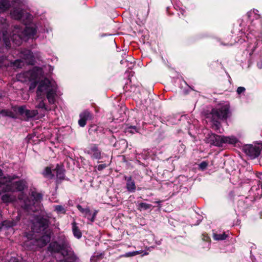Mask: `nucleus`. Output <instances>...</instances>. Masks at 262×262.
I'll use <instances>...</instances> for the list:
<instances>
[{"instance_id":"nucleus-1","label":"nucleus","mask_w":262,"mask_h":262,"mask_svg":"<svg viewBox=\"0 0 262 262\" xmlns=\"http://www.w3.org/2000/svg\"><path fill=\"white\" fill-rule=\"evenodd\" d=\"M57 85L55 81L46 78L39 82L36 94L39 96H41L42 93L46 94L49 103L54 104L57 97Z\"/></svg>"},{"instance_id":"nucleus-2","label":"nucleus","mask_w":262,"mask_h":262,"mask_svg":"<svg viewBox=\"0 0 262 262\" xmlns=\"http://www.w3.org/2000/svg\"><path fill=\"white\" fill-rule=\"evenodd\" d=\"M36 33V29L34 26H26L22 28L19 26H14L12 34L11 36V40L16 46H20L22 40L26 38L33 37Z\"/></svg>"},{"instance_id":"nucleus-3","label":"nucleus","mask_w":262,"mask_h":262,"mask_svg":"<svg viewBox=\"0 0 262 262\" xmlns=\"http://www.w3.org/2000/svg\"><path fill=\"white\" fill-rule=\"evenodd\" d=\"M229 114L230 106L227 104L212 109L208 117L211 118L213 127L214 129H220L221 124L219 120H226L229 117Z\"/></svg>"},{"instance_id":"nucleus-4","label":"nucleus","mask_w":262,"mask_h":262,"mask_svg":"<svg viewBox=\"0 0 262 262\" xmlns=\"http://www.w3.org/2000/svg\"><path fill=\"white\" fill-rule=\"evenodd\" d=\"M12 180L10 176H4L0 180V189L3 192L22 191L24 190L25 184L23 181L12 182Z\"/></svg>"},{"instance_id":"nucleus-5","label":"nucleus","mask_w":262,"mask_h":262,"mask_svg":"<svg viewBox=\"0 0 262 262\" xmlns=\"http://www.w3.org/2000/svg\"><path fill=\"white\" fill-rule=\"evenodd\" d=\"M70 247L69 241L64 235L58 236L57 241H52L50 243L48 250L52 253H59L62 251V255L64 256V253Z\"/></svg>"},{"instance_id":"nucleus-6","label":"nucleus","mask_w":262,"mask_h":262,"mask_svg":"<svg viewBox=\"0 0 262 262\" xmlns=\"http://www.w3.org/2000/svg\"><path fill=\"white\" fill-rule=\"evenodd\" d=\"M51 240L49 234H44L39 238L31 239L25 242V245L30 250H36L45 246Z\"/></svg>"},{"instance_id":"nucleus-7","label":"nucleus","mask_w":262,"mask_h":262,"mask_svg":"<svg viewBox=\"0 0 262 262\" xmlns=\"http://www.w3.org/2000/svg\"><path fill=\"white\" fill-rule=\"evenodd\" d=\"M262 149V143L247 144L243 146V150L250 159H254L258 157Z\"/></svg>"},{"instance_id":"nucleus-8","label":"nucleus","mask_w":262,"mask_h":262,"mask_svg":"<svg viewBox=\"0 0 262 262\" xmlns=\"http://www.w3.org/2000/svg\"><path fill=\"white\" fill-rule=\"evenodd\" d=\"M84 153L89 155L92 159H101V151L96 144H92L84 150Z\"/></svg>"},{"instance_id":"nucleus-9","label":"nucleus","mask_w":262,"mask_h":262,"mask_svg":"<svg viewBox=\"0 0 262 262\" xmlns=\"http://www.w3.org/2000/svg\"><path fill=\"white\" fill-rule=\"evenodd\" d=\"M48 221L46 219L41 217L33 223L32 229L34 232L40 233L44 232L48 227Z\"/></svg>"},{"instance_id":"nucleus-10","label":"nucleus","mask_w":262,"mask_h":262,"mask_svg":"<svg viewBox=\"0 0 262 262\" xmlns=\"http://www.w3.org/2000/svg\"><path fill=\"white\" fill-rule=\"evenodd\" d=\"M19 57L24 60V62L30 65L34 64V57L33 53L29 50L23 49L19 52Z\"/></svg>"},{"instance_id":"nucleus-11","label":"nucleus","mask_w":262,"mask_h":262,"mask_svg":"<svg viewBox=\"0 0 262 262\" xmlns=\"http://www.w3.org/2000/svg\"><path fill=\"white\" fill-rule=\"evenodd\" d=\"M206 142L216 146H222L223 144V136H219L215 134L208 135Z\"/></svg>"},{"instance_id":"nucleus-12","label":"nucleus","mask_w":262,"mask_h":262,"mask_svg":"<svg viewBox=\"0 0 262 262\" xmlns=\"http://www.w3.org/2000/svg\"><path fill=\"white\" fill-rule=\"evenodd\" d=\"M12 18L15 19L24 20V18L30 19L31 15L23 9L19 8L14 9L11 13Z\"/></svg>"},{"instance_id":"nucleus-13","label":"nucleus","mask_w":262,"mask_h":262,"mask_svg":"<svg viewBox=\"0 0 262 262\" xmlns=\"http://www.w3.org/2000/svg\"><path fill=\"white\" fill-rule=\"evenodd\" d=\"M80 119L78 120V124L81 127H84L88 120H91L92 115L88 111H84L79 115Z\"/></svg>"},{"instance_id":"nucleus-14","label":"nucleus","mask_w":262,"mask_h":262,"mask_svg":"<svg viewBox=\"0 0 262 262\" xmlns=\"http://www.w3.org/2000/svg\"><path fill=\"white\" fill-rule=\"evenodd\" d=\"M63 257V262H76L78 259V257L76 256L73 251L72 250L70 247L64 253Z\"/></svg>"},{"instance_id":"nucleus-15","label":"nucleus","mask_w":262,"mask_h":262,"mask_svg":"<svg viewBox=\"0 0 262 262\" xmlns=\"http://www.w3.org/2000/svg\"><path fill=\"white\" fill-rule=\"evenodd\" d=\"M124 179L126 181V188L127 190L129 192H134L136 189V186L134 180H133L132 177H124Z\"/></svg>"},{"instance_id":"nucleus-16","label":"nucleus","mask_w":262,"mask_h":262,"mask_svg":"<svg viewBox=\"0 0 262 262\" xmlns=\"http://www.w3.org/2000/svg\"><path fill=\"white\" fill-rule=\"evenodd\" d=\"M55 170H56V183L59 184L61 182L62 180H63L64 179V170L60 168L58 165L56 166Z\"/></svg>"},{"instance_id":"nucleus-17","label":"nucleus","mask_w":262,"mask_h":262,"mask_svg":"<svg viewBox=\"0 0 262 262\" xmlns=\"http://www.w3.org/2000/svg\"><path fill=\"white\" fill-rule=\"evenodd\" d=\"M37 101H38V103L36 105V107L38 108H41L45 111H49L51 110V108L48 106L45 103V99L42 100L41 96H37Z\"/></svg>"},{"instance_id":"nucleus-18","label":"nucleus","mask_w":262,"mask_h":262,"mask_svg":"<svg viewBox=\"0 0 262 262\" xmlns=\"http://www.w3.org/2000/svg\"><path fill=\"white\" fill-rule=\"evenodd\" d=\"M0 114L3 117H8L12 118H16L15 114L12 111L9 110L0 109Z\"/></svg>"},{"instance_id":"nucleus-19","label":"nucleus","mask_w":262,"mask_h":262,"mask_svg":"<svg viewBox=\"0 0 262 262\" xmlns=\"http://www.w3.org/2000/svg\"><path fill=\"white\" fill-rule=\"evenodd\" d=\"M10 7V1L8 0L0 1V12H3Z\"/></svg>"},{"instance_id":"nucleus-20","label":"nucleus","mask_w":262,"mask_h":262,"mask_svg":"<svg viewBox=\"0 0 262 262\" xmlns=\"http://www.w3.org/2000/svg\"><path fill=\"white\" fill-rule=\"evenodd\" d=\"M72 231L73 232L74 235L77 237V238H80L82 236V233L78 227L77 226V224L75 222H73L72 223Z\"/></svg>"},{"instance_id":"nucleus-21","label":"nucleus","mask_w":262,"mask_h":262,"mask_svg":"<svg viewBox=\"0 0 262 262\" xmlns=\"http://www.w3.org/2000/svg\"><path fill=\"white\" fill-rule=\"evenodd\" d=\"M77 208L78 210L84 215V217H88L89 215H91V210L89 207L83 208L81 205H77Z\"/></svg>"},{"instance_id":"nucleus-22","label":"nucleus","mask_w":262,"mask_h":262,"mask_svg":"<svg viewBox=\"0 0 262 262\" xmlns=\"http://www.w3.org/2000/svg\"><path fill=\"white\" fill-rule=\"evenodd\" d=\"M42 174L45 177L50 179L54 177V174L52 173L51 168L50 167H46L45 168L44 171L42 172Z\"/></svg>"},{"instance_id":"nucleus-23","label":"nucleus","mask_w":262,"mask_h":262,"mask_svg":"<svg viewBox=\"0 0 262 262\" xmlns=\"http://www.w3.org/2000/svg\"><path fill=\"white\" fill-rule=\"evenodd\" d=\"M31 198L35 202H40L42 199V194L36 191H32L31 193Z\"/></svg>"},{"instance_id":"nucleus-24","label":"nucleus","mask_w":262,"mask_h":262,"mask_svg":"<svg viewBox=\"0 0 262 262\" xmlns=\"http://www.w3.org/2000/svg\"><path fill=\"white\" fill-rule=\"evenodd\" d=\"M25 64V62L21 59H16L11 62V66L14 68H21Z\"/></svg>"},{"instance_id":"nucleus-25","label":"nucleus","mask_w":262,"mask_h":262,"mask_svg":"<svg viewBox=\"0 0 262 262\" xmlns=\"http://www.w3.org/2000/svg\"><path fill=\"white\" fill-rule=\"evenodd\" d=\"M237 139L234 137H225L223 136V144L229 143L234 144L237 142Z\"/></svg>"},{"instance_id":"nucleus-26","label":"nucleus","mask_w":262,"mask_h":262,"mask_svg":"<svg viewBox=\"0 0 262 262\" xmlns=\"http://www.w3.org/2000/svg\"><path fill=\"white\" fill-rule=\"evenodd\" d=\"M38 111L37 110H27V111H26V115L25 117L27 119H29L30 118H33L35 117L38 114Z\"/></svg>"},{"instance_id":"nucleus-27","label":"nucleus","mask_w":262,"mask_h":262,"mask_svg":"<svg viewBox=\"0 0 262 262\" xmlns=\"http://www.w3.org/2000/svg\"><path fill=\"white\" fill-rule=\"evenodd\" d=\"M2 200L4 203L11 202L15 200V198L8 194H5L2 195Z\"/></svg>"},{"instance_id":"nucleus-28","label":"nucleus","mask_w":262,"mask_h":262,"mask_svg":"<svg viewBox=\"0 0 262 262\" xmlns=\"http://www.w3.org/2000/svg\"><path fill=\"white\" fill-rule=\"evenodd\" d=\"M14 111H17L19 115L25 116L26 115V111H27V109H26L25 106H21L16 108V107H14Z\"/></svg>"},{"instance_id":"nucleus-29","label":"nucleus","mask_w":262,"mask_h":262,"mask_svg":"<svg viewBox=\"0 0 262 262\" xmlns=\"http://www.w3.org/2000/svg\"><path fill=\"white\" fill-rule=\"evenodd\" d=\"M228 235L224 233L223 234L214 233L213 237L215 240H224L227 237Z\"/></svg>"},{"instance_id":"nucleus-30","label":"nucleus","mask_w":262,"mask_h":262,"mask_svg":"<svg viewBox=\"0 0 262 262\" xmlns=\"http://www.w3.org/2000/svg\"><path fill=\"white\" fill-rule=\"evenodd\" d=\"M55 211L57 213L65 214L66 210L64 207L62 205H56L54 206Z\"/></svg>"},{"instance_id":"nucleus-31","label":"nucleus","mask_w":262,"mask_h":262,"mask_svg":"<svg viewBox=\"0 0 262 262\" xmlns=\"http://www.w3.org/2000/svg\"><path fill=\"white\" fill-rule=\"evenodd\" d=\"M7 56L4 53V49L0 47V63H3L7 59Z\"/></svg>"},{"instance_id":"nucleus-32","label":"nucleus","mask_w":262,"mask_h":262,"mask_svg":"<svg viewBox=\"0 0 262 262\" xmlns=\"http://www.w3.org/2000/svg\"><path fill=\"white\" fill-rule=\"evenodd\" d=\"M102 128L97 125H93L89 129V132L90 134H92L93 133H97L98 131L101 132L102 131Z\"/></svg>"},{"instance_id":"nucleus-33","label":"nucleus","mask_w":262,"mask_h":262,"mask_svg":"<svg viewBox=\"0 0 262 262\" xmlns=\"http://www.w3.org/2000/svg\"><path fill=\"white\" fill-rule=\"evenodd\" d=\"M151 204H147L146 203L142 202L139 204V209H140V210H141V209L147 210V209H149L150 208H151Z\"/></svg>"},{"instance_id":"nucleus-34","label":"nucleus","mask_w":262,"mask_h":262,"mask_svg":"<svg viewBox=\"0 0 262 262\" xmlns=\"http://www.w3.org/2000/svg\"><path fill=\"white\" fill-rule=\"evenodd\" d=\"M15 225V223L13 221H5L3 223V226H5L6 227L9 228L14 226Z\"/></svg>"},{"instance_id":"nucleus-35","label":"nucleus","mask_w":262,"mask_h":262,"mask_svg":"<svg viewBox=\"0 0 262 262\" xmlns=\"http://www.w3.org/2000/svg\"><path fill=\"white\" fill-rule=\"evenodd\" d=\"M127 129V132L132 134L134 133L135 132H138L137 128L135 126H130Z\"/></svg>"},{"instance_id":"nucleus-36","label":"nucleus","mask_w":262,"mask_h":262,"mask_svg":"<svg viewBox=\"0 0 262 262\" xmlns=\"http://www.w3.org/2000/svg\"><path fill=\"white\" fill-rule=\"evenodd\" d=\"M97 211H95L94 212V213L93 214V215H92V216H91V215H89V216H88V219L90 220L92 222H93L95 220V217L97 215Z\"/></svg>"},{"instance_id":"nucleus-37","label":"nucleus","mask_w":262,"mask_h":262,"mask_svg":"<svg viewBox=\"0 0 262 262\" xmlns=\"http://www.w3.org/2000/svg\"><path fill=\"white\" fill-rule=\"evenodd\" d=\"M246 89L244 87L239 86L237 89L236 92L238 94H241L245 91Z\"/></svg>"},{"instance_id":"nucleus-38","label":"nucleus","mask_w":262,"mask_h":262,"mask_svg":"<svg viewBox=\"0 0 262 262\" xmlns=\"http://www.w3.org/2000/svg\"><path fill=\"white\" fill-rule=\"evenodd\" d=\"M207 166H208V163L205 161L201 162V164H200V167L202 169L206 168Z\"/></svg>"},{"instance_id":"nucleus-39","label":"nucleus","mask_w":262,"mask_h":262,"mask_svg":"<svg viewBox=\"0 0 262 262\" xmlns=\"http://www.w3.org/2000/svg\"><path fill=\"white\" fill-rule=\"evenodd\" d=\"M106 164H100V165H99L97 167V169L99 171H100V170H102V169H103L104 168L106 167Z\"/></svg>"},{"instance_id":"nucleus-40","label":"nucleus","mask_w":262,"mask_h":262,"mask_svg":"<svg viewBox=\"0 0 262 262\" xmlns=\"http://www.w3.org/2000/svg\"><path fill=\"white\" fill-rule=\"evenodd\" d=\"M148 11H149V9L147 10L146 13L145 14V15L144 16L145 18H146L147 17L148 13Z\"/></svg>"},{"instance_id":"nucleus-41","label":"nucleus","mask_w":262,"mask_h":262,"mask_svg":"<svg viewBox=\"0 0 262 262\" xmlns=\"http://www.w3.org/2000/svg\"><path fill=\"white\" fill-rule=\"evenodd\" d=\"M184 12H185V11H184V10H182L181 11V14H182L183 15H184Z\"/></svg>"},{"instance_id":"nucleus-42","label":"nucleus","mask_w":262,"mask_h":262,"mask_svg":"<svg viewBox=\"0 0 262 262\" xmlns=\"http://www.w3.org/2000/svg\"><path fill=\"white\" fill-rule=\"evenodd\" d=\"M251 13L250 12H248V13H247V16H248L249 18V17H250V14H251Z\"/></svg>"},{"instance_id":"nucleus-43","label":"nucleus","mask_w":262,"mask_h":262,"mask_svg":"<svg viewBox=\"0 0 262 262\" xmlns=\"http://www.w3.org/2000/svg\"><path fill=\"white\" fill-rule=\"evenodd\" d=\"M247 39H248L249 38H251V37L249 36V34H248L247 36H246Z\"/></svg>"}]
</instances>
